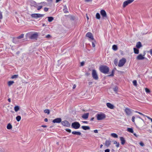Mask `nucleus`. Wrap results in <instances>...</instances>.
Masks as SVG:
<instances>
[{"mask_svg": "<svg viewBox=\"0 0 152 152\" xmlns=\"http://www.w3.org/2000/svg\"><path fill=\"white\" fill-rule=\"evenodd\" d=\"M99 70L102 72L106 74L108 73L109 71V67L106 65H101L99 67Z\"/></svg>", "mask_w": 152, "mask_h": 152, "instance_id": "obj_1", "label": "nucleus"}, {"mask_svg": "<svg viewBox=\"0 0 152 152\" xmlns=\"http://www.w3.org/2000/svg\"><path fill=\"white\" fill-rule=\"evenodd\" d=\"M26 35L30 39H35L38 37V34L37 33L33 34L31 33H28L26 34Z\"/></svg>", "mask_w": 152, "mask_h": 152, "instance_id": "obj_2", "label": "nucleus"}, {"mask_svg": "<svg viewBox=\"0 0 152 152\" xmlns=\"http://www.w3.org/2000/svg\"><path fill=\"white\" fill-rule=\"evenodd\" d=\"M97 119L98 120H102L105 119L106 117V115L103 113L97 114L96 115Z\"/></svg>", "mask_w": 152, "mask_h": 152, "instance_id": "obj_3", "label": "nucleus"}, {"mask_svg": "<svg viewBox=\"0 0 152 152\" xmlns=\"http://www.w3.org/2000/svg\"><path fill=\"white\" fill-rule=\"evenodd\" d=\"M71 126L72 128L75 129H78L80 126V124L77 122H75L72 124Z\"/></svg>", "mask_w": 152, "mask_h": 152, "instance_id": "obj_4", "label": "nucleus"}, {"mask_svg": "<svg viewBox=\"0 0 152 152\" xmlns=\"http://www.w3.org/2000/svg\"><path fill=\"white\" fill-rule=\"evenodd\" d=\"M92 75L93 78L96 80H98V77L97 74L96 72V70L93 69L92 71Z\"/></svg>", "mask_w": 152, "mask_h": 152, "instance_id": "obj_5", "label": "nucleus"}, {"mask_svg": "<svg viewBox=\"0 0 152 152\" xmlns=\"http://www.w3.org/2000/svg\"><path fill=\"white\" fill-rule=\"evenodd\" d=\"M126 62V59L125 58H122L119 61L118 66L119 67L122 66Z\"/></svg>", "mask_w": 152, "mask_h": 152, "instance_id": "obj_6", "label": "nucleus"}, {"mask_svg": "<svg viewBox=\"0 0 152 152\" xmlns=\"http://www.w3.org/2000/svg\"><path fill=\"white\" fill-rule=\"evenodd\" d=\"M31 17L36 18L42 17L44 16V14H33L31 15Z\"/></svg>", "mask_w": 152, "mask_h": 152, "instance_id": "obj_7", "label": "nucleus"}, {"mask_svg": "<svg viewBox=\"0 0 152 152\" xmlns=\"http://www.w3.org/2000/svg\"><path fill=\"white\" fill-rule=\"evenodd\" d=\"M134 0H128L124 1L123 3V7H125L129 4L133 2Z\"/></svg>", "mask_w": 152, "mask_h": 152, "instance_id": "obj_8", "label": "nucleus"}, {"mask_svg": "<svg viewBox=\"0 0 152 152\" xmlns=\"http://www.w3.org/2000/svg\"><path fill=\"white\" fill-rule=\"evenodd\" d=\"M62 125L64 126L69 127L70 126V124L67 121H64L61 122Z\"/></svg>", "mask_w": 152, "mask_h": 152, "instance_id": "obj_9", "label": "nucleus"}, {"mask_svg": "<svg viewBox=\"0 0 152 152\" xmlns=\"http://www.w3.org/2000/svg\"><path fill=\"white\" fill-rule=\"evenodd\" d=\"M100 14L103 18H107V13L104 10H101Z\"/></svg>", "mask_w": 152, "mask_h": 152, "instance_id": "obj_10", "label": "nucleus"}, {"mask_svg": "<svg viewBox=\"0 0 152 152\" xmlns=\"http://www.w3.org/2000/svg\"><path fill=\"white\" fill-rule=\"evenodd\" d=\"M86 36L88 37L91 40H94L93 36L92 34L90 32L87 33L86 34Z\"/></svg>", "mask_w": 152, "mask_h": 152, "instance_id": "obj_11", "label": "nucleus"}, {"mask_svg": "<svg viewBox=\"0 0 152 152\" xmlns=\"http://www.w3.org/2000/svg\"><path fill=\"white\" fill-rule=\"evenodd\" d=\"M61 122V118H57L54 119L52 122L53 123H60Z\"/></svg>", "mask_w": 152, "mask_h": 152, "instance_id": "obj_12", "label": "nucleus"}, {"mask_svg": "<svg viewBox=\"0 0 152 152\" xmlns=\"http://www.w3.org/2000/svg\"><path fill=\"white\" fill-rule=\"evenodd\" d=\"M124 111L125 113H126V115H129L132 113L130 109L128 108H126L125 109Z\"/></svg>", "mask_w": 152, "mask_h": 152, "instance_id": "obj_13", "label": "nucleus"}, {"mask_svg": "<svg viewBox=\"0 0 152 152\" xmlns=\"http://www.w3.org/2000/svg\"><path fill=\"white\" fill-rule=\"evenodd\" d=\"M106 105L108 107L111 109H113L114 108V106L110 103H107Z\"/></svg>", "mask_w": 152, "mask_h": 152, "instance_id": "obj_14", "label": "nucleus"}, {"mask_svg": "<svg viewBox=\"0 0 152 152\" xmlns=\"http://www.w3.org/2000/svg\"><path fill=\"white\" fill-rule=\"evenodd\" d=\"M142 56L141 54H140L138 55L137 57V59L138 60H143L145 58L143 56Z\"/></svg>", "mask_w": 152, "mask_h": 152, "instance_id": "obj_15", "label": "nucleus"}, {"mask_svg": "<svg viewBox=\"0 0 152 152\" xmlns=\"http://www.w3.org/2000/svg\"><path fill=\"white\" fill-rule=\"evenodd\" d=\"M89 115L88 113H85L82 116V117L83 119H86L88 118Z\"/></svg>", "mask_w": 152, "mask_h": 152, "instance_id": "obj_16", "label": "nucleus"}, {"mask_svg": "<svg viewBox=\"0 0 152 152\" xmlns=\"http://www.w3.org/2000/svg\"><path fill=\"white\" fill-rule=\"evenodd\" d=\"M19 42V39L17 37L13 39V43L15 44H18Z\"/></svg>", "mask_w": 152, "mask_h": 152, "instance_id": "obj_17", "label": "nucleus"}, {"mask_svg": "<svg viewBox=\"0 0 152 152\" xmlns=\"http://www.w3.org/2000/svg\"><path fill=\"white\" fill-rule=\"evenodd\" d=\"M120 139L121 141V144L123 145H124L125 142V140L124 138L123 137H120Z\"/></svg>", "mask_w": 152, "mask_h": 152, "instance_id": "obj_18", "label": "nucleus"}, {"mask_svg": "<svg viewBox=\"0 0 152 152\" xmlns=\"http://www.w3.org/2000/svg\"><path fill=\"white\" fill-rule=\"evenodd\" d=\"M72 134H73L77 135H80L81 134V133L80 132H76V131H73L72 132Z\"/></svg>", "mask_w": 152, "mask_h": 152, "instance_id": "obj_19", "label": "nucleus"}, {"mask_svg": "<svg viewBox=\"0 0 152 152\" xmlns=\"http://www.w3.org/2000/svg\"><path fill=\"white\" fill-rule=\"evenodd\" d=\"M142 46L141 43L140 42H138L137 43L136 45V47L138 48H140Z\"/></svg>", "mask_w": 152, "mask_h": 152, "instance_id": "obj_20", "label": "nucleus"}, {"mask_svg": "<svg viewBox=\"0 0 152 152\" xmlns=\"http://www.w3.org/2000/svg\"><path fill=\"white\" fill-rule=\"evenodd\" d=\"M81 128L84 130H89L90 129V127L88 126H82Z\"/></svg>", "mask_w": 152, "mask_h": 152, "instance_id": "obj_21", "label": "nucleus"}, {"mask_svg": "<svg viewBox=\"0 0 152 152\" xmlns=\"http://www.w3.org/2000/svg\"><path fill=\"white\" fill-rule=\"evenodd\" d=\"M111 143V141L109 140H106L105 142V145H106L107 147L109 146Z\"/></svg>", "mask_w": 152, "mask_h": 152, "instance_id": "obj_22", "label": "nucleus"}, {"mask_svg": "<svg viewBox=\"0 0 152 152\" xmlns=\"http://www.w3.org/2000/svg\"><path fill=\"white\" fill-rule=\"evenodd\" d=\"M127 131L128 132H129L131 133H133L134 132V131L133 130V129L132 128H128L127 129Z\"/></svg>", "mask_w": 152, "mask_h": 152, "instance_id": "obj_23", "label": "nucleus"}, {"mask_svg": "<svg viewBox=\"0 0 152 152\" xmlns=\"http://www.w3.org/2000/svg\"><path fill=\"white\" fill-rule=\"evenodd\" d=\"M63 10L65 13L68 12V11H67V9L66 6H65L64 7Z\"/></svg>", "mask_w": 152, "mask_h": 152, "instance_id": "obj_24", "label": "nucleus"}, {"mask_svg": "<svg viewBox=\"0 0 152 152\" xmlns=\"http://www.w3.org/2000/svg\"><path fill=\"white\" fill-rule=\"evenodd\" d=\"M47 18H48V20L49 22H52L54 19L52 17H48Z\"/></svg>", "mask_w": 152, "mask_h": 152, "instance_id": "obj_25", "label": "nucleus"}, {"mask_svg": "<svg viewBox=\"0 0 152 152\" xmlns=\"http://www.w3.org/2000/svg\"><path fill=\"white\" fill-rule=\"evenodd\" d=\"M12 126L11 124L10 123H9L8 124L7 128L8 129H10L12 128Z\"/></svg>", "mask_w": 152, "mask_h": 152, "instance_id": "obj_26", "label": "nucleus"}, {"mask_svg": "<svg viewBox=\"0 0 152 152\" xmlns=\"http://www.w3.org/2000/svg\"><path fill=\"white\" fill-rule=\"evenodd\" d=\"M134 52L135 54H138L139 53V50L138 49L136 48H134Z\"/></svg>", "mask_w": 152, "mask_h": 152, "instance_id": "obj_27", "label": "nucleus"}, {"mask_svg": "<svg viewBox=\"0 0 152 152\" xmlns=\"http://www.w3.org/2000/svg\"><path fill=\"white\" fill-rule=\"evenodd\" d=\"M20 109V107L18 106H16L14 107V110L15 112H17Z\"/></svg>", "mask_w": 152, "mask_h": 152, "instance_id": "obj_28", "label": "nucleus"}, {"mask_svg": "<svg viewBox=\"0 0 152 152\" xmlns=\"http://www.w3.org/2000/svg\"><path fill=\"white\" fill-rule=\"evenodd\" d=\"M111 135L114 138H117L118 137V135L115 133H112L111 134Z\"/></svg>", "mask_w": 152, "mask_h": 152, "instance_id": "obj_29", "label": "nucleus"}, {"mask_svg": "<svg viewBox=\"0 0 152 152\" xmlns=\"http://www.w3.org/2000/svg\"><path fill=\"white\" fill-rule=\"evenodd\" d=\"M112 48L114 50H116L118 49V47L116 45H113L112 46Z\"/></svg>", "mask_w": 152, "mask_h": 152, "instance_id": "obj_30", "label": "nucleus"}, {"mask_svg": "<svg viewBox=\"0 0 152 152\" xmlns=\"http://www.w3.org/2000/svg\"><path fill=\"white\" fill-rule=\"evenodd\" d=\"M21 118V116L20 115H18L16 117V120L17 121L19 122V121Z\"/></svg>", "mask_w": 152, "mask_h": 152, "instance_id": "obj_31", "label": "nucleus"}, {"mask_svg": "<svg viewBox=\"0 0 152 152\" xmlns=\"http://www.w3.org/2000/svg\"><path fill=\"white\" fill-rule=\"evenodd\" d=\"M14 83V82L13 81H9L8 82V85L9 86H10L13 83Z\"/></svg>", "mask_w": 152, "mask_h": 152, "instance_id": "obj_32", "label": "nucleus"}, {"mask_svg": "<svg viewBox=\"0 0 152 152\" xmlns=\"http://www.w3.org/2000/svg\"><path fill=\"white\" fill-rule=\"evenodd\" d=\"M44 112L45 113H47L48 115L50 114V110L48 109H46L44 110Z\"/></svg>", "mask_w": 152, "mask_h": 152, "instance_id": "obj_33", "label": "nucleus"}, {"mask_svg": "<svg viewBox=\"0 0 152 152\" xmlns=\"http://www.w3.org/2000/svg\"><path fill=\"white\" fill-rule=\"evenodd\" d=\"M96 18L97 19H99L100 18V16L99 14L97 13L96 14Z\"/></svg>", "mask_w": 152, "mask_h": 152, "instance_id": "obj_34", "label": "nucleus"}, {"mask_svg": "<svg viewBox=\"0 0 152 152\" xmlns=\"http://www.w3.org/2000/svg\"><path fill=\"white\" fill-rule=\"evenodd\" d=\"M24 37V34H22L18 36L17 37L18 38V39H20L21 38H23Z\"/></svg>", "mask_w": 152, "mask_h": 152, "instance_id": "obj_35", "label": "nucleus"}, {"mask_svg": "<svg viewBox=\"0 0 152 152\" xmlns=\"http://www.w3.org/2000/svg\"><path fill=\"white\" fill-rule=\"evenodd\" d=\"M114 64L116 66H117L118 64V59L117 58L115 59L114 61Z\"/></svg>", "mask_w": 152, "mask_h": 152, "instance_id": "obj_36", "label": "nucleus"}, {"mask_svg": "<svg viewBox=\"0 0 152 152\" xmlns=\"http://www.w3.org/2000/svg\"><path fill=\"white\" fill-rule=\"evenodd\" d=\"M114 69L112 70V71L111 74L110 75H108V76L109 77L113 76L114 74Z\"/></svg>", "mask_w": 152, "mask_h": 152, "instance_id": "obj_37", "label": "nucleus"}, {"mask_svg": "<svg viewBox=\"0 0 152 152\" xmlns=\"http://www.w3.org/2000/svg\"><path fill=\"white\" fill-rule=\"evenodd\" d=\"M18 77V75H15L12 76L11 77V78L12 79H14Z\"/></svg>", "mask_w": 152, "mask_h": 152, "instance_id": "obj_38", "label": "nucleus"}, {"mask_svg": "<svg viewBox=\"0 0 152 152\" xmlns=\"http://www.w3.org/2000/svg\"><path fill=\"white\" fill-rule=\"evenodd\" d=\"M133 83L134 86H136L137 85V82L136 80L133 81Z\"/></svg>", "mask_w": 152, "mask_h": 152, "instance_id": "obj_39", "label": "nucleus"}, {"mask_svg": "<svg viewBox=\"0 0 152 152\" xmlns=\"http://www.w3.org/2000/svg\"><path fill=\"white\" fill-rule=\"evenodd\" d=\"M3 18L2 12L0 10V20Z\"/></svg>", "mask_w": 152, "mask_h": 152, "instance_id": "obj_40", "label": "nucleus"}, {"mask_svg": "<svg viewBox=\"0 0 152 152\" xmlns=\"http://www.w3.org/2000/svg\"><path fill=\"white\" fill-rule=\"evenodd\" d=\"M113 89L114 91L116 92L118 90V88L117 87L115 86L113 88Z\"/></svg>", "mask_w": 152, "mask_h": 152, "instance_id": "obj_41", "label": "nucleus"}, {"mask_svg": "<svg viewBox=\"0 0 152 152\" xmlns=\"http://www.w3.org/2000/svg\"><path fill=\"white\" fill-rule=\"evenodd\" d=\"M145 91L147 93H149L150 92V90L147 88H145Z\"/></svg>", "mask_w": 152, "mask_h": 152, "instance_id": "obj_42", "label": "nucleus"}, {"mask_svg": "<svg viewBox=\"0 0 152 152\" xmlns=\"http://www.w3.org/2000/svg\"><path fill=\"white\" fill-rule=\"evenodd\" d=\"M42 8V6H39L37 7V10H39L41 9Z\"/></svg>", "mask_w": 152, "mask_h": 152, "instance_id": "obj_43", "label": "nucleus"}, {"mask_svg": "<svg viewBox=\"0 0 152 152\" xmlns=\"http://www.w3.org/2000/svg\"><path fill=\"white\" fill-rule=\"evenodd\" d=\"M134 119H135V117L134 116H133L132 117V121L133 122H134Z\"/></svg>", "mask_w": 152, "mask_h": 152, "instance_id": "obj_44", "label": "nucleus"}, {"mask_svg": "<svg viewBox=\"0 0 152 152\" xmlns=\"http://www.w3.org/2000/svg\"><path fill=\"white\" fill-rule=\"evenodd\" d=\"M51 37V36L50 34H48L46 36V37L47 38H49Z\"/></svg>", "mask_w": 152, "mask_h": 152, "instance_id": "obj_45", "label": "nucleus"}, {"mask_svg": "<svg viewBox=\"0 0 152 152\" xmlns=\"http://www.w3.org/2000/svg\"><path fill=\"white\" fill-rule=\"evenodd\" d=\"M48 10V8L47 7H45L44 8V10L45 12H47Z\"/></svg>", "mask_w": 152, "mask_h": 152, "instance_id": "obj_46", "label": "nucleus"}, {"mask_svg": "<svg viewBox=\"0 0 152 152\" xmlns=\"http://www.w3.org/2000/svg\"><path fill=\"white\" fill-rule=\"evenodd\" d=\"M140 145L141 146H143L144 145V143L142 142H140Z\"/></svg>", "mask_w": 152, "mask_h": 152, "instance_id": "obj_47", "label": "nucleus"}, {"mask_svg": "<svg viewBox=\"0 0 152 152\" xmlns=\"http://www.w3.org/2000/svg\"><path fill=\"white\" fill-rule=\"evenodd\" d=\"M84 64V61L80 63V66H83Z\"/></svg>", "mask_w": 152, "mask_h": 152, "instance_id": "obj_48", "label": "nucleus"}, {"mask_svg": "<svg viewBox=\"0 0 152 152\" xmlns=\"http://www.w3.org/2000/svg\"><path fill=\"white\" fill-rule=\"evenodd\" d=\"M66 131L69 133H70L71 132V131L70 129H66Z\"/></svg>", "mask_w": 152, "mask_h": 152, "instance_id": "obj_49", "label": "nucleus"}, {"mask_svg": "<svg viewBox=\"0 0 152 152\" xmlns=\"http://www.w3.org/2000/svg\"><path fill=\"white\" fill-rule=\"evenodd\" d=\"M110 151V150L109 149H106L104 151H105V152H109Z\"/></svg>", "mask_w": 152, "mask_h": 152, "instance_id": "obj_50", "label": "nucleus"}, {"mask_svg": "<svg viewBox=\"0 0 152 152\" xmlns=\"http://www.w3.org/2000/svg\"><path fill=\"white\" fill-rule=\"evenodd\" d=\"M116 144V147H119V142H117V143Z\"/></svg>", "mask_w": 152, "mask_h": 152, "instance_id": "obj_51", "label": "nucleus"}, {"mask_svg": "<svg viewBox=\"0 0 152 152\" xmlns=\"http://www.w3.org/2000/svg\"><path fill=\"white\" fill-rule=\"evenodd\" d=\"M92 46L93 47H94L95 46V44L93 42H92Z\"/></svg>", "mask_w": 152, "mask_h": 152, "instance_id": "obj_52", "label": "nucleus"}, {"mask_svg": "<svg viewBox=\"0 0 152 152\" xmlns=\"http://www.w3.org/2000/svg\"><path fill=\"white\" fill-rule=\"evenodd\" d=\"M85 75L87 76H88L90 75V74L89 73H88V72H87V73H86Z\"/></svg>", "mask_w": 152, "mask_h": 152, "instance_id": "obj_53", "label": "nucleus"}, {"mask_svg": "<svg viewBox=\"0 0 152 152\" xmlns=\"http://www.w3.org/2000/svg\"><path fill=\"white\" fill-rule=\"evenodd\" d=\"M150 52L151 55L152 56V49H151L150 50Z\"/></svg>", "mask_w": 152, "mask_h": 152, "instance_id": "obj_54", "label": "nucleus"}, {"mask_svg": "<svg viewBox=\"0 0 152 152\" xmlns=\"http://www.w3.org/2000/svg\"><path fill=\"white\" fill-rule=\"evenodd\" d=\"M94 132L95 133H97L98 132V130L97 129H96L94 130Z\"/></svg>", "mask_w": 152, "mask_h": 152, "instance_id": "obj_55", "label": "nucleus"}, {"mask_svg": "<svg viewBox=\"0 0 152 152\" xmlns=\"http://www.w3.org/2000/svg\"><path fill=\"white\" fill-rule=\"evenodd\" d=\"M93 83L92 82H88V84L90 85L92 84Z\"/></svg>", "mask_w": 152, "mask_h": 152, "instance_id": "obj_56", "label": "nucleus"}, {"mask_svg": "<svg viewBox=\"0 0 152 152\" xmlns=\"http://www.w3.org/2000/svg\"><path fill=\"white\" fill-rule=\"evenodd\" d=\"M82 122L85 124H88V122L87 121H83Z\"/></svg>", "mask_w": 152, "mask_h": 152, "instance_id": "obj_57", "label": "nucleus"}, {"mask_svg": "<svg viewBox=\"0 0 152 152\" xmlns=\"http://www.w3.org/2000/svg\"><path fill=\"white\" fill-rule=\"evenodd\" d=\"M42 127H47V126L46 125H42L41 126Z\"/></svg>", "mask_w": 152, "mask_h": 152, "instance_id": "obj_58", "label": "nucleus"}, {"mask_svg": "<svg viewBox=\"0 0 152 152\" xmlns=\"http://www.w3.org/2000/svg\"><path fill=\"white\" fill-rule=\"evenodd\" d=\"M48 121V119L47 118H45L44 119V121L45 122H47Z\"/></svg>", "mask_w": 152, "mask_h": 152, "instance_id": "obj_59", "label": "nucleus"}, {"mask_svg": "<svg viewBox=\"0 0 152 152\" xmlns=\"http://www.w3.org/2000/svg\"><path fill=\"white\" fill-rule=\"evenodd\" d=\"M8 101L10 102H11V99L10 98H9L8 99Z\"/></svg>", "mask_w": 152, "mask_h": 152, "instance_id": "obj_60", "label": "nucleus"}, {"mask_svg": "<svg viewBox=\"0 0 152 152\" xmlns=\"http://www.w3.org/2000/svg\"><path fill=\"white\" fill-rule=\"evenodd\" d=\"M94 117L90 119L91 121H93L94 120Z\"/></svg>", "mask_w": 152, "mask_h": 152, "instance_id": "obj_61", "label": "nucleus"}, {"mask_svg": "<svg viewBox=\"0 0 152 152\" xmlns=\"http://www.w3.org/2000/svg\"><path fill=\"white\" fill-rule=\"evenodd\" d=\"M76 87V86L75 85H74L73 87V89L75 88Z\"/></svg>", "mask_w": 152, "mask_h": 152, "instance_id": "obj_62", "label": "nucleus"}, {"mask_svg": "<svg viewBox=\"0 0 152 152\" xmlns=\"http://www.w3.org/2000/svg\"><path fill=\"white\" fill-rule=\"evenodd\" d=\"M137 117L139 118H140V119H141V120L142 121H144V120L142 119V118H141L140 116H138Z\"/></svg>", "mask_w": 152, "mask_h": 152, "instance_id": "obj_63", "label": "nucleus"}, {"mask_svg": "<svg viewBox=\"0 0 152 152\" xmlns=\"http://www.w3.org/2000/svg\"><path fill=\"white\" fill-rule=\"evenodd\" d=\"M61 0H56V2L57 3L59 1H61Z\"/></svg>", "mask_w": 152, "mask_h": 152, "instance_id": "obj_64", "label": "nucleus"}]
</instances>
